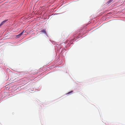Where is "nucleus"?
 I'll use <instances>...</instances> for the list:
<instances>
[{
  "label": "nucleus",
  "instance_id": "2",
  "mask_svg": "<svg viewBox=\"0 0 125 125\" xmlns=\"http://www.w3.org/2000/svg\"><path fill=\"white\" fill-rule=\"evenodd\" d=\"M24 31H23L20 34H19L17 35V36H18V38L20 37Z\"/></svg>",
  "mask_w": 125,
  "mask_h": 125
},
{
  "label": "nucleus",
  "instance_id": "4",
  "mask_svg": "<svg viewBox=\"0 0 125 125\" xmlns=\"http://www.w3.org/2000/svg\"><path fill=\"white\" fill-rule=\"evenodd\" d=\"M73 92V91H70V92H69L68 93H67V94H70L71 93H72Z\"/></svg>",
  "mask_w": 125,
  "mask_h": 125
},
{
  "label": "nucleus",
  "instance_id": "6",
  "mask_svg": "<svg viewBox=\"0 0 125 125\" xmlns=\"http://www.w3.org/2000/svg\"><path fill=\"white\" fill-rule=\"evenodd\" d=\"M113 0H109V3H111V2H112L113 1Z\"/></svg>",
  "mask_w": 125,
  "mask_h": 125
},
{
  "label": "nucleus",
  "instance_id": "1",
  "mask_svg": "<svg viewBox=\"0 0 125 125\" xmlns=\"http://www.w3.org/2000/svg\"><path fill=\"white\" fill-rule=\"evenodd\" d=\"M41 32L40 33H44L45 34H46V33L45 30H43L41 31Z\"/></svg>",
  "mask_w": 125,
  "mask_h": 125
},
{
  "label": "nucleus",
  "instance_id": "5",
  "mask_svg": "<svg viewBox=\"0 0 125 125\" xmlns=\"http://www.w3.org/2000/svg\"><path fill=\"white\" fill-rule=\"evenodd\" d=\"M113 0H109V3H111V2H112L113 1Z\"/></svg>",
  "mask_w": 125,
  "mask_h": 125
},
{
  "label": "nucleus",
  "instance_id": "3",
  "mask_svg": "<svg viewBox=\"0 0 125 125\" xmlns=\"http://www.w3.org/2000/svg\"><path fill=\"white\" fill-rule=\"evenodd\" d=\"M7 21V20H5L3 21H2L1 23L0 24V27L2 26L4 23L5 22H6Z\"/></svg>",
  "mask_w": 125,
  "mask_h": 125
}]
</instances>
